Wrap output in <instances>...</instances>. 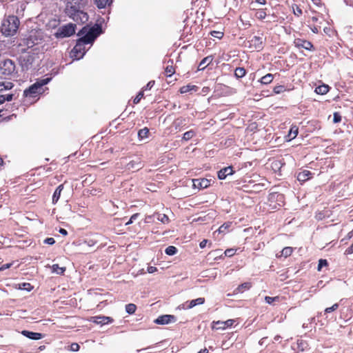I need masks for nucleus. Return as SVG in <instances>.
<instances>
[{
	"label": "nucleus",
	"mask_w": 353,
	"mask_h": 353,
	"mask_svg": "<svg viewBox=\"0 0 353 353\" xmlns=\"http://www.w3.org/2000/svg\"><path fill=\"white\" fill-rule=\"evenodd\" d=\"M19 24L20 22L17 17L10 15L3 19L0 28L1 32L5 37L14 36L19 29Z\"/></svg>",
	"instance_id": "1"
},
{
	"label": "nucleus",
	"mask_w": 353,
	"mask_h": 353,
	"mask_svg": "<svg viewBox=\"0 0 353 353\" xmlns=\"http://www.w3.org/2000/svg\"><path fill=\"white\" fill-rule=\"evenodd\" d=\"M101 27L98 24H95L94 26L89 28L87 27H83L78 33V35H84L79 39L81 41V42H83L85 44H90L94 41V39L101 34Z\"/></svg>",
	"instance_id": "2"
},
{
	"label": "nucleus",
	"mask_w": 353,
	"mask_h": 353,
	"mask_svg": "<svg viewBox=\"0 0 353 353\" xmlns=\"http://www.w3.org/2000/svg\"><path fill=\"white\" fill-rule=\"evenodd\" d=\"M50 79L46 78L36 82L23 91L25 97L34 98L43 92V86L48 83Z\"/></svg>",
	"instance_id": "3"
},
{
	"label": "nucleus",
	"mask_w": 353,
	"mask_h": 353,
	"mask_svg": "<svg viewBox=\"0 0 353 353\" xmlns=\"http://www.w3.org/2000/svg\"><path fill=\"white\" fill-rule=\"evenodd\" d=\"M14 86L11 81L0 80V104L5 101H10L14 99L12 93H5L10 90Z\"/></svg>",
	"instance_id": "4"
},
{
	"label": "nucleus",
	"mask_w": 353,
	"mask_h": 353,
	"mask_svg": "<svg viewBox=\"0 0 353 353\" xmlns=\"http://www.w3.org/2000/svg\"><path fill=\"white\" fill-rule=\"evenodd\" d=\"M66 13L77 23H83L88 20V15L81 9L66 8Z\"/></svg>",
	"instance_id": "5"
},
{
	"label": "nucleus",
	"mask_w": 353,
	"mask_h": 353,
	"mask_svg": "<svg viewBox=\"0 0 353 353\" xmlns=\"http://www.w3.org/2000/svg\"><path fill=\"white\" fill-rule=\"evenodd\" d=\"M15 71L14 62L11 59H4L0 62V73L5 76L12 75Z\"/></svg>",
	"instance_id": "6"
},
{
	"label": "nucleus",
	"mask_w": 353,
	"mask_h": 353,
	"mask_svg": "<svg viewBox=\"0 0 353 353\" xmlns=\"http://www.w3.org/2000/svg\"><path fill=\"white\" fill-rule=\"evenodd\" d=\"M75 32V25L68 23L60 27L55 33L57 38H64L72 36Z\"/></svg>",
	"instance_id": "7"
},
{
	"label": "nucleus",
	"mask_w": 353,
	"mask_h": 353,
	"mask_svg": "<svg viewBox=\"0 0 353 353\" xmlns=\"http://www.w3.org/2000/svg\"><path fill=\"white\" fill-rule=\"evenodd\" d=\"M41 40V38L37 31H31L29 36L23 39V45L27 46L28 48H31L38 44Z\"/></svg>",
	"instance_id": "8"
},
{
	"label": "nucleus",
	"mask_w": 353,
	"mask_h": 353,
	"mask_svg": "<svg viewBox=\"0 0 353 353\" xmlns=\"http://www.w3.org/2000/svg\"><path fill=\"white\" fill-rule=\"evenodd\" d=\"M85 45V43L81 42V41L78 39L77 44L73 48L71 52L72 57H74L77 59H80L83 58L86 52Z\"/></svg>",
	"instance_id": "9"
},
{
	"label": "nucleus",
	"mask_w": 353,
	"mask_h": 353,
	"mask_svg": "<svg viewBox=\"0 0 353 353\" xmlns=\"http://www.w3.org/2000/svg\"><path fill=\"white\" fill-rule=\"evenodd\" d=\"M248 43L250 49L260 50L263 48V37L262 36H254L248 41Z\"/></svg>",
	"instance_id": "10"
},
{
	"label": "nucleus",
	"mask_w": 353,
	"mask_h": 353,
	"mask_svg": "<svg viewBox=\"0 0 353 353\" xmlns=\"http://www.w3.org/2000/svg\"><path fill=\"white\" fill-rule=\"evenodd\" d=\"M234 323V320L233 319H228L225 321H213L212 328L213 330H225L227 327L232 326Z\"/></svg>",
	"instance_id": "11"
},
{
	"label": "nucleus",
	"mask_w": 353,
	"mask_h": 353,
	"mask_svg": "<svg viewBox=\"0 0 353 353\" xmlns=\"http://www.w3.org/2000/svg\"><path fill=\"white\" fill-rule=\"evenodd\" d=\"M205 303V299L202 297L197 298L196 299H193L190 301H187L181 305H179V308L183 309V310H188L191 309L196 305H202Z\"/></svg>",
	"instance_id": "12"
},
{
	"label": "nucleus",
	"mask_w": 353,
	"mask_h": 353,
	"mask_svg": "<svg viewBox=\"0 0 353 353\" xmlns=\"http://www.w3.org/2000/svg\"><path fill=\"white\" fill-rule=\"evenodd\" d=\"M175 321H176V317L174 316L165 314V315H162L161 316H159L154 321V322L157 324L165 325V324H168L170 322H175Z\"/></svg>",
	"instance_id": "13"
},
{
	"label": "nucleus",
	"mask_w": 353,
	"mask_h": 353,
	"mask_svg": "<svg viewBox=\"0 0 353 353\" xmlns=\"http://www.w3.org/2000/svg\"><path fill=\"white\" fill-rule=\"evenodd\" d=\"M193 186L198 189H204L208 188L210 181L207 179H196L192 180Z\"/></svg>",
	"instance_id": "14"
},
{
	"label": "nucleus",
	"mask_w": 353,
	"mask_h": 353,
	"mask_svg": "<svg viewBox=\"0 0 353 353\" xmlns=\"http://www.w3.org/2000/svg\"><path fill=\"white\" fill-rule=\"evenodd\" d=\"M88 3V0H68L67 8L82 9Z\"/></svg>",
	"instance_id": "15"
},
{
	"label": "nucleus",
	"mask_w": 353,
	"mask_h": 353,
	"mask_svg": "<svg viewBox=\"0 0 353 353\" xmlns=\"http://www.w3.org/2000/svg\"><path fill=\"white\" fill-rule=\"evenodd\" d=\"M92 322L96 324L106 325L113 322V319L109 316H97L92 318Z\"/></svg>",
	"instance_id": "16"
},
{
	"label": "nucleus",
	"mask_w": 353,
	"mask_h": 353,
	"mask_svg": "<svg viewBox=\"0 0 353 353\" xmlns=\"http://www.w3.org/2000/svg\"><path fill=\"white\" fill-rule=\"evenodd\" d=\"M234 171L232 166L225 167L218 172V178L225 179L227 176L233 174Z\"/></svg>",
	"instance_id": "17"
},
{
	"label": "nucleus",
	"mask_w": 353,
	"mask_h": 353,
	"mask_svg": "<svg viewBox=\"0 0 353 353\" xmlns=\"http://www.w3.org/2000/svg\"><path fill=\"white\" fill-rule=\"evenodd\" d=\"M294 44L298 48H303L305 50H311L313 47L311 42L306 41V40H302L300 39H296L294 41Z\"/></svg>",
	"instance_id": "18"
},
{
	"label": "nucleus",
	"mask_w": 353,
	"mask_h": 353,
	"mask_svg": "<svg viewBox=\"0 0 353 353\" xmlns=\"http://www.w3.org/2000/svg\"><path fill=\"white\" fill-rule=\"evenodd\" d=\"M21 334L26 336L28 339H32V340H39L42 338V334L41 333L38 332H33L28 330H23L22 331Z\"/></svg>",
	"instance_id": "19"
},
{
	"label": "nucleus",
	"mask_w": 353,
	"mask_h": 353,
	"mask_svg": "<svg viewBox=\"0 0 353 353\" xmlns=\"http://www.w3.org/2000/svg\"><path fill=\"white\" fill-rule=\"evenodd\" d=\"M311 176H312V173L309 170H305L302 172H300L297 174V179L299 181L304 182V181H306L307 180H308L309 179H310Z\"/></svg>",
	"instance_id": "20"
},
{
	"label": "nucleus",
	"mask_w": 353,
	"mask_h": 353,
	"mask_svg": "<svg viewBox=\"0 0 353 353\" xmlns=\"http://www.w3.org/2000/svg\"><path fill=\"white\" fill-rule=\"evenodd\" d=\"M213 60L212 56H208L202 59L199 65L198 70H204Z\"/></svg>",
	"instance_id": "21"
},
{
	"label": "nucleus",
	"mask_w": 353,
	"mask_h": 353,
	"mask_svg": "<svg viewBox=\"0 0 353 353\" xmlns=\"http://www.w3.org/2000/svg\"><path fill=\"white\" fill-rule=\"evenodd\" d=\"M252 287L250 282H245L239 285L234 291V294L243 293L245 290H248Z\"/></svg>",
	"instance_id": "22"
},
{
	"label": "nucleus",
	"mask_w": 353,
	"mask_h": 353,
	"mask_svg": "<svg viewBox=\"0 0 353 353\" xmlns=\"http://www.w3.org/2000/svg\"><path fill=\"white\" fill-rule=\"evenodd\" d=\"M63 189V184L59 185L57 188V189L55 190V191L53 194V196H52V203L55 204L57 203V201H59V199L61 196V194Z\"/></svg>",
	"instance_id": "23"
},
{
	"label": "nucleus",
	"mask_w": 353,
	"mask_h": 353,
	"mask_svg": "<svg viewBox=\"0 0 353 353\" xmlns=\"http://www.w3.org/2000/svg\"><path fill=\"white\" fill-rule=\"evenodd\" d=\"M46 268H49L52 269V272L56 273L57 274H63L65 271V267H59L58 264H54L52 266L48 265L46 266Z\"/></svg>",
	"instance_id": "24"
},
{
	"label": "nucleus",
	"mask_w": 353,
	"mask_h": 353,
	"mask_svg": "<svg viewBox=\"0 0 353 353\" xmlns=\"http://www.w3.org/2000/svg\"><path fill=\"white\" fill-rule=\"evenodd\" d=\"M329 91V86L327 85H321L316 88L315 92L319 94H325Z\"/></svg>",
	"instance_id": "25"
},
{
	"label": "nucleus",
	"mask_w": 353,
	"mask_h": 353,
	"mask_svg": "<svg viewBox=\"0 0 353 353\" xmlns=\"http://www.w3.org/2000/svg\"><path fill=\"white\" fill-rule=\"evenodd\" d=\"M94 3L99 8H103L107 5H110L111 3V0H93Z\"/></svg>",
	"instance_id": "26"
},
{
	"label": "nucleus",
	"mask_w": 353,
	"mask_h": 353,
	"mask_svg": "<svg viewBox=\"0 0 353 353\" xmlns=\"http://www.w3.org/2000/svg\"><path fill=\"white\" fill-rule=\"evenodd\" d=\"M273 79V74H267L261 79L260 82L263 84H269L272 81Z\"/></svg>",
	"instance_id": "27"
},
{
	"label": "nucleus",
	"mask_w": 353,
	"mask_h": 353,
	"mask_svg": "<svg viewBox=\"0 0 353 353\" xmlns=\"http://www.w3.org/2000/svg\"><path fill=\"white\" fill-rule=\"evenodd\" d=\"M185 124V119L184 118H178L176 119L173 125L174 126L175 129L180 130V128Z\"/></svg>",
	"instance_id": "28"
},
{
	"label": "nucleus",
	"mask_w": 353,
	"mask_h": 353,
	"mask_svg": "<svg viewBox=\"0 0 353 353\" xmlns=\"http://www.w3.org/2000/svg\"><path fill=\"white\" fill-rule=\"evenodd\" d=\"M157 217V219L163 223H168L169 222L168 216L165 214L157 213L154 214Z\"/></svg>",
	"instance_id": "29"
},
{
	"label": "nucleus",
	"mask_w": 353,
	"mask_h": 353,
	"mask_svg": "<svg viewBox=\"0 0 353 353\" xmlns=\"http://www.w3.org/2000/svg\"><path fill=\"white\" fill-rule=\"evenodd\" d=\"M142 167L141 163L140 161L136 162L134 161H130L128 164V169H132V170H139Z\"/></svg>",
	"instance_id": "30"
},
{
	"label": "nucleus",
	"mask_w": 353,
	"mask_h": 353,
	"mask_svg": "<svg viewBox=\"0 0 353 353\" xmlns=\"http://www.w3.org/2000/svg\"><path fill=\"white\" fill-rule=\"evenodd\" d=\"M195 89H196V86L195 85H187L182 86L180 88V92L181 94H184V93H187V92H190V91H192L193 90H195Z\"/></svg>",
	"instance_id": "31"
},
{
	"label": "nucleus",
	"mask_w": 353,
	"mask_h": 353,
	"mask_svg": "<svg viewBox=\"0 0 353 353\" xmlns=\"http://www.w3.org/2000/svg\"><path fill=\"white\" fill-rule=\"evenodd\" d=\"M246 74L245 70L243 68H237L235 70L234 74L236 78H242Z\"/></svg>",
	"instance_id": "32"
},
{
	"label": "nucleus",
	"mask_w": 353,
	"mask_h": 353,
	"mask_svg": "<svg viewBox=\"0 0 353 353\" xmlns=\"http://www.w3.org/2000/svg\"><path fill=\"white\" fill-rule=\"evenodd\" d=\"M137 306L133 303H129L125 305V311L129 314H132L135 312Z\"/></svg>",
	"instance_id": "33"
},
{
	"label": "nucleus",
	"mask_w": 353,
	"mask_h": 353,
	"mask_svg": "<svg viewBox=\"0 0 353 353\" xmlns=\"http://www.w3.org/2000/svg\"><path fill=\"white\" fill-rule=\"evenodd\" d=\"M149 134V130L147 128H144L140 130L138 132V136L141 139L148 137Z\"/></svg>",
	"instance_id": "34"
},
{
	"label": "nucleus",
	"mask_w": 353,
	"mask_h": 353,
	"mask_svg": "<svg viewBox=\"0 0 353 353\" xmlns=\"http://www.w3.org/2000/svg\"><path fill=\"white\" fill-rule=\"evenodd\" d=\"M298 134V128L296 127H292L288 134V137L290 139H294Z\"/></svg>",
	"instance_id": "35"
},
{
	"label": "nucleus",
	"mask_w": 353,
	"mask_h": 353,
	"mask_svg": "<svg viewBox=\"0 0 353 353\" xmlns=\"http://www.w3.org/2000/svg\"><path fill=\"white\" fill-rule=\"evenodd\" d=\"M176 251L177 249L174 246L170 245L165 249V252L168 255L172 256L176 253Z\"/></svg>",
	"instance_id": "36"
},
{
	"label": "nucleus",
	"mask_w": 353,
	"mask_h": 353,
	"mask_svg": "<svg viewBox=\"0 0 353 353\" xmlns=\"http://www.w3.org/2000/svg\"><path fill=\"white\" fill-rule=\"evenodd\" d=\"M195 135V132L193 130H190L183 134V139L188 141L191 139Z\"/></svg>",
	"instance_id": "37"
},
{
	"label": "nucleus",
	"mask_w": 353,
	"mask_h": 353,
	"mask_svg": "<svg viewBox=\"0 0 353 353\" xmlns=\"http://www.w3.org/2000/svg\"><path fill=\"white\" fill-rule=\"evenodd\" d=\"M292 252V248L291 247L284 248L281 251V256L288 257L291 255Z\"/></svg>",
	"instance_id": "38"
},
{
	"label": "nucleus",
	"mask_w": 353,
	"mask_h": 353,
	"mask_svg": "<svg viewBox=\"0 0 353 353\" xmlns=\"http://www.w3.org/2000/svg\"><path fill=\"white\" fill-rule=\"evenodd\" d=\"M255 16L259 19H263L266 17V12L264 10H258L256 12Z\"/></svg>",
	"instance_id": "39"
},
{
	"label": "nucleus",
	"mask_w": 353,
	"mask_h": 353,
	"mask_svg": "<svg viewBox=\"0 0 353 353\" xmlns=\"http://www.w3.org/2000/svg\"><path fill=\"white\" fill-rule=\"evenodd\" d=\"M231 225L230 223H225L223 224L220 228L217 230L216 232L219 233H223L225 232Z\"/></svg>",
	"instance_id": "40"
},
{
	"label": "nucleus",
	"mask_w": 353,
	"mask_h": 353,
	"mask_svg": "<svg viewBox=\"0 0 353 353\" xmlns=\"http://www.w3.org/2000/svg\"><path fill=\"white\" fill-rule=\"evenodd\" d=\"M174 68L172 65H168L165 69V72L167 76L170 77L174 73Z\"/></svg>",
	"instance_id": "41"
},
{
	"label": "nucleus",
	"mask_w": 353,
	"mask_h": 353,
	"mask_svg": "<svg viewBox=\"0 0 353 353\" xmlns=\"http://www.w3.org/2000/svg\"><path fill=\"white\" fill-rule=\"evenodd\" d=\"M279 296H274V297L265 296V301L268 304H272L274 301H279Z\"/></svg>",
	"instance_id": "42"
},
{
	"label": "nucleus",
	"mask_w": 353,
	"mask_h": 353,
	"mask_svg": "<svg viewBox=\"0 0 353 353\" xmlns=\"http://www.w3.org/2000/svg\"><path fill=\"white\" fill-rule=\"evenodd\" d=\"M327 260L325 259H320L319 261V264H318V268H317V270L319 271H321V268L324 266H327Z\"/></svg>",
	"instance_id": "43"
},
{
	"label": "nucleus",
	"mask_w": 353,
	"mask_h": 353,
	"mask_svg": "<svg viewBox=\"0 0 353 353\" xmlns=\"http://www.w3.org/2000/svg\"><path fill=\"white\" fill-rule=\"evenodd\" d=\"M210 34L212 37L218 39H221L223 36V32L220 31H212Z\"/></svg>",
	"instance_id": "44"
},
{
	"label": "nucleus",
	"mask_w": 353,
	"mask_h": 353,
	"mask_svg": "<svg viewBox=\"0 0 353 353\" xmlns=\"http://www.w3.org/2000/svg\"><path fill=\"white\" fill-rule=\"evenodd\" d=\"M339 307V304L338 303H335L334 304L332 307H327L325 310V313H330V312H332L336 310H337Z\"/></svg>",
	"instance_id": "45"
},
{
	"label": "nucleus",
	"mask_w": 353,
	"mask_h": 353,
	"mask_svg": "<svg viewBox=\"0 0 353 353\" xmlns=\"http://www.w3.org/2000/svg\"><path fill=\"white\" fill-rule=\"evenodd\" d=\"M285 91V88L283 85H277L274 88V92L276 94H280Z\"/></svg>",
	"instance_id": "46"
},
{
	"label": "nucleus",
	"mask_w": 353,
	"mask_h": 353,
	"mask_svg": "<svg viewBox=\"0 0 353 353\" xmlns=\"http://www.w3.org/2000/svg\"><path fill=\"white\" fill-rule=\"evenodd\" d=\"M341 121V115L337 113V112H335L334 113V115H333V122L334 123H339Z\"/></svg>",
	"instance_id": "47"
},
{
	"label": "nucleus",
	"mask_w": 353,
	"mask_h": 353,
	"mask_svg": "<svg viewBox=\"0 0 353 353\" xmlns=\"http://www.w3.org/2000/svg\"><path fill=\"white\" fill-rule=\"evenodd\" d=\"M21 285L22 286L20 285L21 289L26 290L28 291H30L32 288L31 285L28 283H23Z\"/></svg>",
	"instance_id": "48"
},
{
	"label": "nucleus",
	"mask_w": 353,
	"mask_h": 353,
	"mask_svg": "<svg viewBox=\"0 0 353 353\" xmlns=\"http://www.w3.org/2000/svg\"><path fill=\"white\" fill-rule=\"evenodd\" d=\"M143 93L142 92H140L137 96L136 97L134 98V103H139V101H141V99L143 98Z\"/></svg>",
	"instance_id": "49"
},
{
	"label": "nucleus",
	"mask_w": 353,
	"mask_h": 353,
	"mask_svg": "<svg viewBox=\"0 0 353 353\" xmlns=\"http://www.w3.org/2000/svg\"><path fill=\"white\" fill-rule=\"evenodd\" d=\"M139 215V214L138 213L134 214L133 215H132L130 219V220L125 223V225H130V224L132 223L133 221L137 219Z\"/></svg>",
	"instance_id": "50"
},
{
	"label": "nucleus",
	"mask_w": 353,
	"mask_h": 353,
	"mask_svg": "<svg viewBox=\"0 0 353 353\" xmlns=\"http://www.w3.org/2000/svg\"><path fill=\"white\" fill-rule=\"evenodd\" d=\"M235 254V250L234 249H227L225 251V255L227 256H232Z\"/></svg>",
	"instance_id": "51"
},
{
	"label": "nucleus",
	"mask_w": 353,
	"mask_h": 353,
	"mask_svg": "<svg viewBox=\"0 0 353 353\" xmlns=\"http://www.w3.org/2000/svg\"><path fill=\"white\" fill-rule=\"evenodd\" d=\"M79 345L76 343H73L70 345V350L73 352H77L79 350Z\"/></svg>",
	"instance_id": "52"
},
{
	"label": "nucleus",
	"mask_w": 353,
	"mask_h": 353,
	"mask_svg": "<svg viewBox=\"0 0 353 353\" xmlns=\"http://www.w3.org/2000/svg\"><path fill=\"white\" fill-rule=\"evenodd\" d=\"M293 12H294V14L296 16H300L301 14H302V10L301 9L298 7V6H296V8H293Z\"/></svg>",
	"instance_id": "53"
},
{
	"label": "nucleus",
	"mask_w": 353,
	"mask_h": 353,
	"mask_svg": "<svg viewBox=\"0 0 353 353\" xmlns=\"http://www.w3.org/2000/svg\"><path fill=\"white\" fill-rule=\"evenodd\" d=\"M344 254L345 255H349V254H353V243L345 250Z\"/></svg>",
	"instance_id": "54"
},
{
	"label": "nucleus",
	"mask_w": 353,
	"mask_h": 353,
	"mask_svg": "<svg viewBox=\"0 0 353 353\" xmlns=\"http://www.w3.org/2000/svg\"><path fill=\"white\" fill-rule=\"evenodd\" d=\"M44 243L48 245H53L55 243V241L53 238L49 237L44 240Z\"/></svg>",
	"instance_id": "55"
},
{
	"label": "nucleus",
	"mask_w": 353,
	"mask_h": 353,
	"mask_svg": "<svg viewBox=\"0 0 353 353\" xmlns=\"http://www.w3.org/2000/svg\"><path fill=\"white\" fill-rule=\"evenodd\" d=\"M12 264H13V263H9L3 264V265L0 268V271H2V270H6V269L10 268L12 265Z\"/></svg>",
	"instance_id": "56"
},
{
	"label": "nucleus",
	"mask_w": 353,
	"mask_h": 353,
	"mask_svg": "<svg viewBox=\"0 0 353 353\" xmlns=\"http://www.w3.org/2000/svg\"><path fill=\"white\" fill-rule=\"evenodd\" d=\"M83 244L92 247L95 244V241L93 240L85 241Z\"/></svg>",
	"instance_id": "57"
},
{
	"label": "nucleus",
	"mask_w": 353,
	"mask_h": 353,
	"mask_svg": "<svg viewBox=\"0 0 353 353\" xmlns=\"http://www.w3.org/2000/svg\"><path fill=\"white\" fill-rule=\"evenodd\" d=\"M157 270V268L154 266H150L148 268V272L150 274L155 272Z\"/></svg>",
	"instance_id": "58"
},
{
	"label": "nucleus",
	"mask_w": 353,
	"mask_h": 353,
	"mask_svg": "<svg viewBox=\"0 0 353 353\" xmlns=\"http://www.w3.org/2000/svg\"><path fill=\"white\" fill-rule=\"evenodd\" d=\"M154 81H151L148 82V83L145 86V89L146 90L151 89V88L154 85Z\"/></svg>",
	"instance_id": "59"
},
{
	"label": "nucleus",
	"mask_w": 353,
	"mask_h": 353,
	"mask_svg": "<svg viewBox=\"0 0 353 353\" xmlns=\"http://www.w3.org/2000/svg\"><path fill=\"white\" fill-rule=\"evenodd\" d=\"M154 216V215L152 216H147L145 219V223H152V217Z\"/></svg>",
	"instance_id": "60"
},
{
	"label": "nucleus",
	"mask_w": 353,
	"mask_h": 353,
	"mask_svg": "<svg viewBox=\"0 0 353 353\" xmlns=\"http://www.w3.org/2000/svg\"><path fill=\"white\" fill-rule=\"evenodd\" d=\"M208 241L207 240H203L200 244H199V246L201 248H204L206 245V243H207Z\"/></svg>",
	"instance_id": "61"
},
{
	"label": "nucleus",
	"mask_w": 353,
	"mask_h": 353,
	"mask_svg": "<svg viewBox=\"0 0 353 353\" xmlns=\"http://www.w3.org/2000/svg\"><path fill=\"white\" fill-rule=\"evenodd\" d=\"M266 3V0H256L255 3H259L261 5H264Z\"/></svg>",
	"instance_id": "62"
},
{
	"label": "nucleus",
	"mask_w": 353,
	"mask_h": 353,
	"mask_svg": "<svg viewBox=\"0 0 353 353\" xmlns=\"http://www.w3.org/2000/svg\"><path fill=\"white\" fill-rule=\"evenodd\" d=\"M59 232L61 234H63V235H66L68 234L67 231L65 230V229H63V228H61L59 230Z\"/></svg>",
	"instance_id": "63"
},
{
	"label": "nucleus",
	"mask_w": 353,
	"mask_h": 353,
	"mask_svg": "<svg viewBox=\"0 0 353 353\" xmlns=\"http://www.w3.org/2000/svg\"><path fill=\"white\" fill-rule=\"evenodd\" d=\"M208 350L206 348L201 350L198 353H208Z\"/></svg>",
	"instance_id": "64"
}]
</instances>
